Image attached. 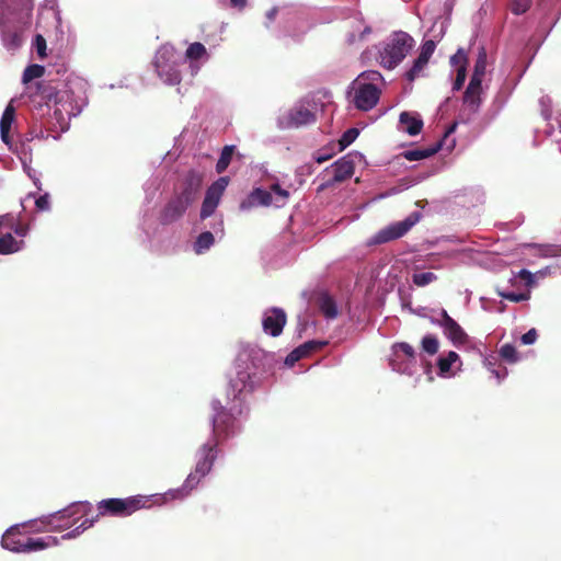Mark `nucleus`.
I'll list each match as a JSON object with an SVG mask.
<instances>
[{
    "mask_svg": "<svg viewBox=\"0 0 561 561\" xmlns=\"http://www.w3.org/2000/svg\"><path fill=\"white\" fill-rule=\"evenodd\" d=\"M217 457V443H205L199 449V459L194 472H191L181 489L172 491L173 499H183L194 490L201 480L209 473Z\"/></svg>",
    "mask_w": 561,
    "mask_h": 561,
    "instance_id": "1",
    "label": "nucleus"
},
{
    "mask_svg": "<svg viewBox=\"0 0 561 561\" xmlns=\"http://www.w3.org/2000/svg\"><path fill=\"white\" fill-rule=\"evenodd\" d=\"M147 501L144 496H130L126 499H106L98 503V515L93 518H85L80 527L87 529L93 525V523L100 516H117L126 517L135 513L136 511L145 507Z\"/></svg>",
    "mask_w": 561,
    "mask_h": 561,
    "instance_id": "2",
    "label": "nucleus"
},
{
    "mask_svg": "<svg viewBox=\"0 0 561 561\" xmlns=\"http://www.w3.org/2000/svg\"><path fill=\"white\" fill-rule=\"evenodd\" d=\"M414 46V39L408 33L394 32L380 51V64L387 69L396 68Z\"/></svg>",
    "mask_w": 561,
    "mask_h": 561,
    "instance_id": "3",
    "label": "nucleus"
},
{
    "mask_svg": "<svg viewBox=\"0 0 561 561\" xmlns=\"http://www.w3.org/2000/svg\"><path fill=\"white\" fill-rule=\"evenodd\" d=\"M211 407L214 410L213 439L209 442L217 443L218 446L236 433V417L232 411L237 409V405L233 403L228 409L219 400H214Z\"/></svg>",
    "mask_w": 561,
    "mask_h": 561,
    "instance_id": "4",
    "label": "nucleus"
},
{
    "mask_svg": "<svg viewBox=\"0 0 561 561\" xmlns=\"http://www.w3.org/2000/svg\"><path fill=\"white\" fill-rule=\"evenodd\" d=\"M244 363L242 355L238 358L236 376L229 380L228 396L232 394V401H241V397L251 393L259 385V377L255 368L250 365H241Z\"/></svg>",
    "mask_w": 561,
    "mask_h": 561,
    "instance_id": "5",
    "label": "nucleus"
},
{
    "mask_svg": "<svg viewBox=\"0 0 561 561\" xmlns=\"http://www.w3.org/2000/svg\"><path fill=\"white\" fill-rule=\"evenodd\" d=\"M173 57L174 49L163 46L158 50L153 61L158 76L170 85H176L181 82V72L172 60Z\"/></svg>",
    "mask_w": 561,
    "mask_h": 561,
    "instance_id": "6",
    "label": "nucleus"
},
{
    "mask_svg": "<svg viewBox=\"0 0 561 561\" xmlns=\"http://www.w3.org/2000/svg\"><path fill=\"white\" fill-rule=\"evenodd\" d=\"M204 176L205 174L201 170H188L181 178L174 194L192 205L198 198Z\"/></svg>",
    "mask_w": 561,
    "mask_h": 561,
    "instance_id": "7",
    "label": "nucleus"
},
{
    "mask_svg": "<svg viewBox=\"0 0 561 561\" xmlns=\"http://www.w3.org/2000/svg\"><path fill=\"white\" fill-rule=\"evenodd\" d=\"M354 105L360 111H369L376 106L380 98V90L371 82L355 80L353 82Z\"/></svg>",
    "mask_w": 561,
    "mask_h": 561,
    "instance_id": "8",
    "label": "nucleus"
},
{
    "mask_svg": "<svg viewBox=\"0 0 561 561\" xmlns=\"http://www.w3.org/2000/svg\"><path fill=\"white\" fill-rule=\"evenodd\" d=\"M317 116L309 108L299 105L294 106L277 118V126L280 129L299 128L305 125L314 123Z\"/></svg>",
    "mask_w": 561,
    "mask_h": 561,
    "instance_id": "9",
    "label": "nucleus"
},
{
    "mask_svg": "<svg viewBox=\"0 0 561 561\" xmlns=\"http://www.w3.org/2000/svg\"><path fill=\"white\" fill-rule=\"evenodd\" d=\"M431 322L439 325L443 329L444 335L456 346L465 345L469 341L468 334L455 321L445 309L440 310V319L431 318Z\"/></svg>",
    "mask_w": 561,
    "mask_h": 561,
    "instance_id": "10",
    "label": "nucleus"
},
{
    "mask_svg": "<svg viewBox=\"0 0 561 561\" xmlns=\"http://www.w3.org/2000/svg\"><path fill=\"white\" fill-rule=\"evenodd\" d=\"M228 183L229 178L221 176L207 188L199 213L201 219L204 220L215 213Z\"/></svg>",
    "mask_w": 561,
    "mask_h": 561,
    "instance_id": "11",
    "label": "nucleus"
},
{
    "mask_svg": "<svg viewBox=\"0 0 561 561\" xmlns=\"http://www.w3.org/2000/svg\"><path fill=\"white\" fill-rule=\"evenodd\" d=\"M420 219L419 213H412L402 221L394 222L377 232L375 243L381 244L403 237Z\"/></svg>",
    "mask_w": 561,
    "mask_h": 561,
    "instance_id": "12",
    "label": "nucleus"
},
{
    "mask_svg": "<svg viewBox=\"0 0 561 561\" xmlns=\"http://www.w3.org/2000/svg\"><path fill=\"white\" fill-rule=\"evenodd\" d=\"M331 168H332V172H333L332 179L322 183L318 187V192H322L329 187L334 186V184H336V183H342V182L351 179L355 171V163L351 158L345 156V157L340 158L337 161H335L331 165Z\"/></svg>",
    "mask_w": 561,
    "mask_h": 561,
    "instance_id": "13",
    "label": "nucleus"
},
{
    "mask_svg": "<svg viewBox=\"0 0 561 561\" xmlns=\"http://www.w3.org/2000/svg\"><path fill=\"white\" fill-rule=\"evenodd\" d=\"M190 206L188 202L174 194L161 210L159 221L162 225H170L182 218Z\"/></svg>",
    "mask_w": 561,
    "mask_h": 561,
    "instance_id": "14",
    "label": "nucleus"
},
{
    "mask_svg": "<svg viewBox=\"0 0 561 561\" xmlns=\"http://www.w3.org/2000/svg\"><path fill=\"white\" fill-rule=\"evenodd\" d=\"M286 321L287 317L283 309L272 308L263 316V330L272 336H278L283 332Z\"/></svg>",
    "mask_w": 561,
    "mask_h": 561,
    "instance_id": "15",
    "label": "nucleus"
},
{
    "mask_svg": "<svg viewBox=\"0 0 561 561\" xmlns=\"http://www.w3.org/2000/svg\"><path fill=\"white\" fill-rule=\"evenodd\" d=\"M91 507V504L85 503H78L73 504L60 512H57L56 514L50 516L49 524L53 525V528L61 529V528H68L71 526V523L69 519L77 515V514H85Z\"/></svg>",
    "mask_w": 561,
    "mask_h": 561,
    "instance_id": "16",
    "label": "nucleus"
},
{
    "mask_svg": "<svg viewBox=\"0 0 561 561\" xmlns=\"http://www.w3.org/2000/svg\"><path fill=\"white\" fill-rule=\"evenodd\" d=\"M436 44L434 41L428 39L421 46L419 57L414 60L412 67L407 71L405 77L409 81H414L428 64L430 58L434 54Z\"/></svg>",
    "mask_w": 561,
    "mask_h": 561,
    "instance_id": "17",
    "label": "nucleus"
},
{
    "mask_svg": "<svg viewBox=\"0 0 561 561\" xmlns=\"http://www.w3.org/2000/svg\"><path fill=\"white\" fill-rule=\"evenodd\" d=\"M482 94V83L470 82L463 93L462 102L465 110L469 112L470 115H476L479 112L480 105L482 103L481 99Z\"/></svg>",
    "mask_w": 561,
    "mask_h": 561,
    "instance_id": "18",
    "label": "nucleus"
},
{
    "mask_svg": "<svg viewBox=\"0 0 561 561\" xmlns=\"http://www.w3.org/2000/svg\"><path fill=\"white\" fill-rule=\"evenodd\" d=\"M393 355L396 358L390 360V365L393 370L405 373L407 367H402L401 365L397 366V360L401 358V355L407 357L408 364H415L416 363V353L412 345H410L407 342H400L396 343L392 346Z\"/></svg>",
    "mask_w": 561,
    "mask_h": 561,
    "instance_id": "19",
    "label": "nucleus"
},
{
    "mask_svg": "<svg viewBox=\"0 0 561 561\" xmlns=\"http://www.w3.org/2000/svg\"><path fill=\"white\" fill-rule=\"evenodd\" d=\"M4 549L13 552H25L26 537H24L18 527L8 529L1 539Z\"/></svg>",
    "mask_w": 561,
    "mask_h": 561,
    "instance_id": "20",
    "label": "nucleus"
},
{
    "mask_svg": "<svg viewBox=\"0 0 561 561\" xmlns=\"http://www.w3.org/2000/svg\"><path fill=\"white\" fill-rule=\"evenodd\" d=\"M272 193L262 188H255L248 198L240 204L241 209H249L254 205L268 206L272 204Z\"/></svg>",
    "mask_w": 561,
    "mask_h": 561,
    "instance_id": "21",
    "label": "nucleus"
},
{
    "mask_svg": "<svg viewBox=\"0 0 561 561\" xmlns=\"http://www.w3.org/2000/svg\"><path fill=\"white\" fill-rule=\"evenodd\" d=\"M24 245V240L14 238L11 232L0 233V254L8 255L19 252Z\"/></svg>",
    "mask_w": 561,
    "mask_h": 561,
    "instance_id": "22",
    "label": "nucleus"
},
{
    "mask_svg": "<svg viewBox=\"0 0 561 561\" xmlns=\"http://www.w3.org/2000/svg\"><path fill=\"white\" fill-rule=\"evenodd\" d=\"M36 94L45 102L47 106L60 102L59 92L49 82L41 81L36 83Z\"/></svg>",
    "mask_w": 561,
    "mask_h": 561,
    "instance_id": "23",
    "label": "nucleus"
},
{
    "mask_svg": "<svg viewBox=\"0 0 561 561\" xmlns=\"http://www.w3.org/2000/svg\"><path fill=\"white\" fill-rule=\"evenodd\" d=\"M317 305L323 316L328 319H334L337 317L339 311L334 299L327 293H321L318 296Z\"/></svg>",
    "mask_w": 561,
    "mask_h": 561,
    "instance_id": "24",
    "label": "nucleus"
},
{
    "mask_svg": "<svg viewBox=\"0 0 561 561\" xmlns=\"http://www.w3.org/2000/svg\"><path fill=\"white\" fill-rule=\"evenodd\" d=\"M399 122L404 126V130L411 135H419L423 128V121L419 117L411 115L409 112H402Z\"/></svg>",
    "mask_w": 561,
    "mask_h": 561,
    "instance_id": "25",
    "label": "nucleus"
},
{
    "mask_svg": "<svg viewBox=\"0 0 561 561\" xmlns=\"http://www.w3.org/2000/svg\"><path fill=\"white\" fill-rule=\"evenodd\" d=\"M440 147H442V142L439 141L436 145L425 148V149H412V150L403 151L401 153V156L409 161L423 160V159L434 156L436 152H438Z\"/></svg>",
    "mask_w": 561,
    "mask_h": 561,
    "instance_id": "26",
    "label": "nucleus"
},
{
    "mask_svg": "<svg viewBox=\"0 0 561 561\" xmlns=\"http://www.w3.org/2000/svg\"><path fill=\"white\" fill-rule=\"evenodd\" d=\"M2 224L11 228L19 239H23L24 237H26L30 231L28 224L16 221V219L11 215H7L5 217H3L0 221V225Z\"/></svg>",
    "mask_w": 561,
    "mask_h": 561,
    "instance_id": "27",
    "label": "nucleus"
},
{
    "mask_svg": "<svg viewBox=\"0 0 561 561\" xmlns=\"http://www.w3.org/2000/svg\"><path fill=\"white\" fill-rule=\"evenodd\" d=\"M486 71V54L482 48L478 55V58L474 64L473 73L470 78V82L482 83V79Z\"/></svg>",
    "mask_w": 561,
    "mask_h": 561,
    "instance_id": "28",
    "label": "nucleus"
},
{
    "mask_svg": "<svg viewBox=\"0 0 561 561\" xmlns=\"http://www.w3.org/2000/svg\"><path fill=\"white\" fill-rule=\"evenodd\" d=\"M215 238L210 231L202 232L194 242V251L196 254H203L214 244Z\"/></svg>",
    "mask_w": 561,
    "mask_h": 561,
    "instance_id": "29",
    "label": "nucleus"
},
{
    "mask_svg": "<svg viewBox=\"0 0 561 561\" xmlns=\"http://www.w3.org/2000/svg\"><path fill=\"white\" fill-rule=\"evenodd\" d=\"M44 73H45L44 66H41L37 64L30 65L23 71L22 82H23V84H28L34 79L42 78L44 76Z\"/></svg>",
    "mask_w": 561,
    "mask_h": 561,
    "instance_id": "30",
    "label": "nucleus"
},
{
    "mask_svg": "<svg viewBox=\"0 0 561 561\" xmlns=\"http://www.w3.org/2000/svg\"><path fill=\"white\" fill-rule=\"evenodd\" d=\"M234 152V146H225L216 164L217 173H222L229 167Z\"/></svg>",
    "mask_w": 561,
    "mask_h": 561,
    "instance_id": "31",
    "label": "nucleus"
},
{
    "mask_svg": "<svg viewBox=\"0 0 561 561\" xmlns=\"http://www.w3.org/2000/svg\"><path fill=\"white\" fill-rule=\"evenodd\" d=\"M47 539L49 541L45 540L44 538L26 537L25 552H31V551H37V550L45 549V548L50 546V541L53 543L57 542V540L55 538H53V537H48Z\"/></svg>",
    "mask_w": 561,
    "mask_h": 561,
    "instance_id": "32",
    "label": "nucleus"
},
{
    "mask_svg": "<svg viewBox=\"0 0 561 561\" xmlns=\"http://www.w3.org/2000/svg\"><path fill=\"white\" fill-rule=\"evenodd\" d=\"M457 360H459V355L454 351H449L446 356L439 357L437 360L439 374L446 375L447 373H449L451 365Z\"/></svg>",
    "mask_w": 561,
    "mask_h": 561,
    "instance_id": "33",
    "label": "nucleus"
},
{
    "mask_svg": "<svg viewBox=\"0 0 561 561\" xmlns=\"http://www.w3.org/2000/svg\"><path fill=\"white\" fill-rule=\"evenodd\" d=\"M421 346L428 355H435L438 352L439 342L435 335L427 334L422 339Z\"/></svg>",
    "mask_w": 561,
    "mask_h": 561,
    "instance_id": "34",
    "label": "nucleus"
},
{
    "mask_svg": "<svg viewBox=\"0 0 561 561\" xmlns=\"http://www.w3.org/2000/svg\"><path fill=\"white\" fill-rule=\"evenodd\" d=\"M204 55H206V48L199 42H195V43L191 44L187 47L186 53H185L186 58H188L191 60H198Z\"/></svg>",
    "mask_w": 561,
    "mask_h": 561,
    "instance_id": "35",
    "label": "nucleus"
},
{
    "mask_svg": "<svg viewBox=\"0 0 561 561\" xmlns=\"http://www.w3.org/2000/svg\"><path fill=\"white\" fill-rule=\"evenodd\" d=\"M500 356L507 363H516L518 360V353L516 347L512 344H504L500 348Z\"/></svg>",
    "mask_w": 561,
    "mask_h": 561,
    "instance_id": "36",
    "label": "nucleus"
},
{
    "mask_svg": "<svg viewBox=\"0 0 561 561\" xmlns=\"http://www.w3.org/2000/svg\"><path fill=\"white\" fill-rule=\"evenodd\" d=\"M436 278L437 276L433 272L415 273L412 276V280L416 286H426L436 280Z\"/></svg>",
    "mask_w": 561,
    "mask_h": 561,
    "instance_id": "37",
    "label": "nucleus"
},
{
    "mask_svg": "<svg viewBox=\"0 0 561 561\" xmlns=\"http://www.w3.org/2000/svg\"><path fill=\"white\" fill-rule=\"evenodd\" d=\"M15 111L12 105H8L2 114L0 119V129H11L12 123L14 121Z\"/></svg>",
    "mask_w": 561,
    "mask_h": 561,
    "instance_id": "38",
    "label": "nucleus"
},
{
    "mask_svg": "<svg viewBox=\"0 0 561 561\" xmlns=\"http://www.w3.org/2000/svg\"><path fill=\"white\" fill-rule=\"evenodd\" d=\"M497 295L500 297L507 299L510 301H513V302L526 301L530 298L529 291L516 294V293H511V291L497 290Z\"/></svg>",
    "mask_w": 561,
    "mask_h": 561,
    "instance_id": "39",
    "label": "nucleus"
},
{
    "mask_svg": "<svg viewBox=\"0 0 561 561\" xmlns=\"http://www.w3.org/2000/svg\"><path fill=\"white\" fill-rule=\"evenodd\" d=\"M530 4L531 0H512L511 11L516 15H520L530 8Z\"/></svg>",
    "mask_w": 561,
    "mask_h": 561,
    "instance_id": "40",
    "label": "nucleus"
},
{
    "mask_svg": "<svg viewBox=\"0 0 561 561\" xmlns=\"http://www.w3.org/2000/svg\"><path fill=\"white\" fill-rule=\"evenodd\" d=\"M358 134L359 131L356 128L347 129L340 140L342 148L350 146L357 138Z\"/></svg>",
    "mask_w": 561,
    "mask_h": 561,
    "instance_id": "41",
    "label": "nucleus"
},
{
    "mask_svg": "<svg viewBox=\"0 0 561 561\" xmlns=\"http://www.w3.org/2000/svg\"><path fill=\"white\" fill-rule=\"evenodd\" d=\"M34 47L39 58H45L46 54V39L43 35L37 34L34 39Z\"/></svg>",
    "mask_w": 561,
    "mask_h": 561,
    "instance_id": "42",
    "label": "nucleus"
},
{
    "mask_svg": "<svg viewBox=\"0 0 561 561\" xmlns=\"http://www.w3.org/2000/svg\"><path fill=\"white\" fill-rule=\"evenodd\" d=\"M466 77H467L466 67H465V65H461L457 69V76H456L453 89L460 90L466 81Z\"/></svg>",
    "mask_w": 561,
    "mask_h": 561,
    "instance_id": "43",
    "label": "nucleus"
},
{
    "mask_svg": "<svg viewBox=\"0 0 561 561\" xmlns=\"http://www.w3.org/2000/svg\"><path fill=\"white\" fill-rule=\"evenodd\" d=\"M324 345H325V342L308 341V342L304 343L302 345H300V348L302 350V352L307 356L311 352L320 350Z\"/></svg>",
    "mask_w": 561,
    "mask_h": 561,
    "instance_id": "44",
    "label": "nucleus"
},
{
    "mask_svg": "<svg viewBox=\"0 0 561 561\" xmlns=\"http://www.w3.org/2000/svg\"><path fill=\"white\" fill-rule=\"evenodd\" d=\"M35 206L39 211H46L50 208L49 195L46 193L35 199Z\"/></svg>",
    "mask_w": 561,
    "mask_h": 561,
    "instance_id": "45",
    "label": "nucleus"
},
{
    "mask_svg": "<svg viewBox=\"0 0 561 561\" xmlns=\"http://www.w3.org/2000/svg\"><path fill=\"white\" fill-rule=\"evenodd\" d=\"M450 62L454 66L460 67L461 65H467V56L462 49H458L455 55L450 57Z\"/></svg>",
    "mask_w": 561,
    "mask_h": 561,
    "instance_id": "46",
    "label": "nucleus"
},
{
    "mask_svg": "<svg viewBox=\"0 0 561 561\" xmlns=\"http://www.w3.org/2000/svg\"><path fill=\"white\" fill-rule=\"evenodd\" d=\"M537 336H538L537 330L533 328L529 331H527L525 334L522 335L520 341L523 344L529 345V344H533L536 342Z\"/></svg>",
    "mask_w": 561,
    "mask_h": 561,
    "instance_id": "47",
    "label": "nucleus"
},
{
    "mask_svg": "<svg viewBox=\"0 0 561 561\" xmlns=\"http://www.w3.org/2000/svg\"><path fill=\"white\" fill-rule=\"evenodd\" d=\"M381 79V75L378 71H367L358 76L356 80L364 81L369 80L371 83Z\"/></svg>",
    "mask_w": 561,
    "mask_h": 561,
    "instance_id": "48",
    "label": "nucleus"
},
{
    "mask_svg": "<svg viewBox=\"0 0 561 561\" xmlns=\"http://www.w3.org/2000/svg\"><path fill=\"white\" fill-rule=\"evenodd\" d=\"M271 191L282 198L283 202H285L289 197V192L282 188L279 184H272Z\"/></svg>",
    "mask_w": 561,
    "mask_h": 561,
    "instance_id": "49",
    "label": "nucleus"
},
{
    "mask_svg": "<svg viewBox=\"0 0 561 561\" xmlns=\"http://www.w3.org/2000/svg\"><path fill=\"white\" fill-rule=\"evenodd\" d=\"M305 353L302 352V350L300 348V346H298L297 348H295L288 356H287V359L286 362H290V363H295L297 360H299L300 358L305 357Z\"/></svg>",
    "mask_w": 561,
    "mask_h": 561,
    "instance_id": "50",
    "label": "nucleus"
},
{
    "mask_svg": "<svg viewBox=\"0 0 561 561\" xmlns=\"http://www.w3.org/2000/svg\"><path fill=\"white\" fill-rule=\"evenodd\" d=\"M518 277L527 283V285H531L534 283L533 274L527 270H520L518 273Z\"/></svg>",
    "mask_w": 561,
    "mask_h": 561,
    "instance_id": "51",
    "label": "nucleus"
},
{
    "mask_svg": "<svg viewBox=\"0 0 561 561\" xmlns=\"http://www.w3.org/2000/svg\"><path fill=\"white\" fill-rule=\"evenodd\" d=\"M232 8L243 10L247 5L248 0H229Z\"/></svg>",
    "mask_w": 561,
    "mask_h": 561,
    "instance_id": "52",
    "label": "nucleus"
},
{
    "mask_svg": "<svg viewBox=\"0 0 561 561\" xmlns=\"http://www.w3.org/2000/svg\"><path fill=\"white\" fill-rule=\"evenodd\" d=\"M0 133H1V139H2V141H3L5 145L11 146V138H10V134H9V133H10V130H9V129H7V130H4V129H0Z\"/></svg>",
    "mask_w": 561,
    "mask_h": 561,
    "instance_id": "53",
    "label": "nucleus"
},
{
    "mask_svg": "<svg viewBox=\"0 0 561 561\" xmlns=\"http://www.w3.org/2000/svg\"><path fill=\"white\" fill-rule=\"evenodd\" d=\"M371 33V28L369 26H366L363 32L359 35V39H364L367 34Z\"/></svg>",
    "mask_w": 561,
    "mask_h": 561,
    "instance_id": "54",
    "label": "nucleus"
},
{
    "mask_svg": "<svg viewBox=\"0 0 561 561\" xmlns=\"http://www.w3.org/2000/svg\"><path fill=\"white\" fill-rule=\"evenodd\" d=\"M329 158H330V156H325V157H318V158H317V162H318V163H322V162L327 161Z\"/></svg>",
    "mask_w": 561,
    "mask_h": 561,
    "instance_id": "55",
    "label": "nucleus"
},
{
    "mask_svg": "<svg viewBox=\"0 0 561 561\" xmlns=\"http://www.w3.org/2000/svg\"><path fill=\"white\" fill-rule=\"evenodd\" d=\"M355 41H356V38H355V35H354V34H351V35L348 36V38H347L348 44H353V43H355Z\"/></svg>",
    "mask_w": 561,
    "mask_h": 561,
    "instance_id": "56",
    "label": "nucleus"
},
{
    "mask_svg": "<svg viewBox=\"0 0 561 561\" xmlns=\"http://www.w3.org/2000/svg\"><path fill=\"white\" fill-rule=\"evenodd\" d=\"M455 128H456V124L451 125V126L449 127V129L446 131V134H445V135H448L449 133H453V131L455 130Z\"/></svg>",
    "mask_w": 561,
    "mask_h": 561,
    "instance_id": "57",
    "label": "nucleus"
},
{
    "mask_svg": "<svg viewBox=\"0 0 561 561\" xmlns=\"http://www.w3.org/2000/svg\"><path fill=\"white\" fill-rule=\"evenodd\" d=\"M219 226H220V230L224 231V221L222 220H220Z\"/></svg>",
    "mask_w": 561,
    "mask_h": 561,
    "instance_id": "58",
    "label": "nucleus"
}]
</instances>
